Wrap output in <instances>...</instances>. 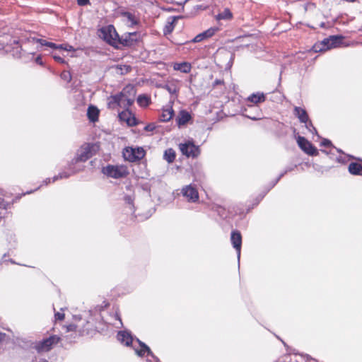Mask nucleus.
I'll use <instances>...</instances> for the list:
<instances>
[{
    "instance_id": "1",
    "label": "nucleus",
    "mask_w": 362,
    "mask_h": 362,
    "mask_svg": "<svg viewBox=\"0 0 362 362\" xmlns=\"http://www.w3.org/2000/svg\"><path fill=\"white\" fill-rule=\"evenodd\" d=\"M117 339L127 346H132L138 356H146L148 362H159L158 359L153 356L149 347L139 339H134L129 332L126 331L119 332Z\"/></svg>"
},
{
    "instance_id": "2",
    "label": "nucleus",
    "mask_w": 362,
    "mask_h": 362,
    "mask_svg": "<svg viewBox=\"0 0 362 362\" xmlns=\"http://www.w3.org/2000/svg\"><path fill=\"white\" fill-rule=\"evenodd\" d=\"M98 35L112 46L117 47L119 45V36L112 25L101 28L98 31Z\"/></svg>"
},
{
    "instance_id": "3",
    "label": "nucleus",
    "mask_w": 362,
    "mask_h": 362,
    "mask_svg": "<svg viewBox=\"0 0 362 362\" xmlns=\"http://www.w3.org/2000/svg\"><path fill=\"white\" fill-rule=\"evenodd\" d=\"M103 172L107 176L115 179L124 178L129 174L128 168L124 165H109L106 168H103Z\"/></svg>"
},
{
    "instance_id": "4",
    "label": "nucleus",
    "mask_w": 362,
    "mask_h": 362,
    "mask_svg": "<svg viewBox=\"0 0 362 362\" xmlns=\"http://www.w3.org/2000/svg\"><path fill=\"white\" fill-rule=\"evenodd\" d=\"M124 160L129 162L141 160L146 155V151L142 147H126L122 151Z\"/></svg>"
},
{
    "instance_id": "5",
    "label": "nucleus",
    "mask_w": 362,
    "mask_h": 362,
    "mask_svg": "<svg viewBox=\"0 0 362 362\" xmlns=\"http://www.w3.org/2000/svg\"><path fill=\"white\" fill-rule=\"evenodd\" d=\"M179 148L182 153L188 158H197L201 153L199 146H196L192 140L180 144Z\"/></svg>"
},
{
    "instance_id": "6",
    "label": "nucleus",
    "mask_w": 362,
    "mask_h": 362,
    "mask_svg": "<svg viewBox=\"0 0 362 362\" xmlns=\"http://www.w3.org/2000/svg\"><path fill=\"white\" fill-rule=\"evenodd\" d=\"M60 338L57 335H52L47 339H45L35 345V349L37 352H47L51 350L54 345L59 341Z\"/></svg>"
},
{
    "instance_id": "7",
    "label": "nucleus",
    "mask_w": 362,
    "mask_h": 362,
    "mask_svg": "<svg viewBox=\"0 0 362 362\" xmlns=\"http://www.w3.org/2000/svg\"><path fill=\"white\" fill-rule=\"evenodd\" d=\"M95 146L93 144H85L81 147L77 153V157L73 160L75 163L85 162L93 156V151Z\"/></svg>"
},
{
    "instance_id": "8",
    "label": "nucleus",
    "mask_w": 362,
    "mask_h": 362,
    "mask_svg": "<svg viewBox=\"0 0 362 362\" xmlns=\"http://www.w3.org/2000/svg\"><path fill=\"white\" fill-rule=\"evenodd\" d=\"M119 45L126 47L134 45L140 39V33L137 32L126 33L119 37Z\"/></svg>"
},
{
    "instance_id": "9",
    "label": "nucleus",
    "mask_w": 362,
    "mask_h": 362,
    "mask_svg": "<svg viewBox=\"0 0 362 362\" xmlns=\"http://www.w3.org/2000/svg\"><path fill=\"white\" fill-rule=\"evenodd\" d=\"M297 143L298 146L305 153L310 156H317L318 154V151L317 148L305 137L301 136H298L297 137Z\"/></svg>"
},
{
    "instance_id": "10",
    "label": "nucleus",
    "mask_w": 362,
    "mask_h": 362,
    "mask_svg": "<svg viewBox=\"0 0 362 362\" xmlns=\"http://www.w3.org/2000/svg\"><path fill=\"white\" fill-rule=\"evenodd\" d=\"M343 39L344 37L341 35H331L322 41L323 48H321L320 50L337 47L342 43Z\"/></svg>"
},
{
    "instance_id": "11",
    "label": "nucleus",
    "mask_w": 362,
    "mask_h": 362,
    "mask_svg": "<svg viewBox=\"0 0 362 362\" xmlns=\"http://www.w3.org/2000/svg\"><path fill=\"white\" fill-rule=\"evenodd\" d=\"M136 93V90L134 86L133 85L129 84L126 86L119 93L113 95L112 100L120 101L122 97H130L131 98H134Z\"/></svg>"
},
{
    "instance_id": "12",
    "label": "nucleus",
    "mask_w": 362,
    "mask_h": 362,
    "mask_svg": "<svg viewBox=\"0 0 362 362\" xmlns=\"http://www.w3.org/2000/svg\"><path fill=\"white\" fill-rule=\"evenodd\" d=\"M230 241L233 246V247L235 249L238 255V259L240 257V251H241V245H242V236L239 231L238 230H233L231 233L230 235Z\"/></svg>"
},
{
    "instance_id": "13",
    "label": "nucleus",
    "mask_w": 362,
    "mask_h": 362,
    "mask_svg": "<svg viewBox=\"0 0 362 362\" xmlns=\"http://www.w3.org/2000/svg\"><path fill=\"white\" fill-rule=\"evenodd\" d=\"M182 193L184 197H185L189 202H195L199 199V194L197 190L192 187V185H188L182 188Z\"/></svg>"
},
{
    "instance_id": "14",
    "label": "nucleus",
    "mask_w": 362,
    "mask_h": 362,
    "mask_svg": "<svg viewBox=\"0 0 362 362\" xmlns=\"http://www.w3.org/2000/svg\"><path fill=\"white\" fill-rule=\"evenodd\" d=\"M217 31V28H210L209 29L204 31L202 33L196 35L192 40V42H199L203 41L204 40L208 39L216 33Z\"/></svg>"
},
{
    "instance_id": "15",
    "label": "nucleus",
    "mask_w": 362,
    "mask_h": 362,
    "mask_svg": "<svg viewBox=\"0 0 362 362\" xmlns=\"http://www.w3.org/2000/svg\"><path fill=\"white\" fill-rule=\"evenodd\" d=\"M192 119L190 113L186 110H181L176 118V122L179 127L185 125Z\"/></svg>"
},
{
    "instance_id": "16",
    "label": "nucleus",
    "mask_w": 362,
    "mask_h": 362,
    "mask_svg": "<svg viewBox=\"0 0 362 362\" xmlns=\"http://www.w3.org/2000/svg\"><path fill=\"white\" fill-rule=\"evenodd\" d=\"M173 67L174 70L179 71L184 74H188L192 70L191 64L187 62H175L173 64Z\"/></svg>"
},
{
    "instance_id": "17",
    "label": "nucleus",
    "mask_w": 362,
    "mask_h": 362,
    "mask_svg": "<svg viewBox=\"0 0 362 362\" xmlns=\"http://www.w3.org/2000/svg\"><path fill=\"white\" fill-rule=\"evenodd\" d=\"M247 100L251 103L257 105L266 100V95L263 93L257 92L248 96Z\"/></svg>"
},
{
    "instance_id": "18",
    "label": "nucleus",
    "mask_w": 362,
    "mask_h": 362,
    "mask_svg": "<svg viewBox=\"0 0 362 362\" xmlns=\"http://www.w3.org/2000/svg\"><path fill=\"white\" fill-rule=\"evenodd\" d=\"M174 111L171 106H167L163 108L162 113L159 116V120L161 122H168L173 117Z\"/></svg>"
},
{
    "instance_id": "19",
    "label": "nucleus",
    "mask_w": 362,
    "mask_h": 362,
    "mask_svg": "<svg viewBox=\"0 0 362 362\" xmlns=\"http://www.w3.org/2000/svg\"><path fill=\"white\" fill-rule=\"evenodd\" d=\"M294 115L301 123H307L308 122L309 117L305 109L300 107H295Z\"/></svg>"
},
{
    "instance_id": "20",
    "label": "nucleus",
    "mask_w": 362,
    "mask_h": 362,
    "mask_svg": "<svg viewBox=\"0 0 362 362\" xmlns=\"http://www.w3.org/2000/svg\"><path fill=\"white\" fill-rule=\"evenodd\" d=\"M121 15L124 18L126 23L129 26L132 27L138 23L137 19L136 18L135 16L132 13L125 11L122 12Z\"/></svg>"
},
{
    "instance_id": "21",
    "label": "nucleus",
    "mask_w": 362,
    "mask_h": 362,
    "mask_svg": "<svg viewBox=\"0 0 362 362\" xmlns=\"http://www.w3.org/2000/svg\"><path fill=\"white\" fill-rule=\"evenodd\" d=\"M119 117L121 120L126 121L128 125H136V119L134 117H131V113L128 111H122L119 114Z\"/></svg>"
},
{
    "instance_id": "22",
    "label": "nucleus",
    "mask_w": 362,
    "mask_h": 362,
    "mask_svg": "<svg viewBox=\"0 0 362 362\" xmlns=\"http://www.w3.org/2000/svg\"><path fill=\"white\" fill-rule=\"evenodd\" d=\"M87 115L90 121L94 122L98 119L99 110L94 106L88 108Z\"/></svg>"
},
{
    "instance_id": "23",
    "label": "nucleus",
    "mask_w": 362,
    "mask_h": 362,
    "mask_svg": "<svg viewBox=\"0 0 362 362\" xmlns=\"http://www.w3.org/2000/svg\"><path fill=\"white\" fill-rule=\"evenodd\" d=\"M349 172L354 175H362V165L358 163H351L349 165Z\"/></svg>"
},
{
    "instance_id": "24",
    "label": "nucleus",
    "mask_w": 362,
    "mask_h": 362,
    "mask_svg": "<svg viewBox=\"0 0 362 362\" xmlns=\"http://www.w3.org/2000/svg\"><path fill=\"white\" fill-rule=\"evenodd\" d=\"M151 102V97L146 94L139 95L137 98V103L140 107H148Z\"/></svg>"
},
{
    "instance_id": "25",
    "label": "nucleus",
    "mask_w": 362,
    "mask_h": 362,
    "mask_svg": "<svg viewBox=\"0 0 362 362\" xmlns=\"http://www.w3.org/2000/svg\"><path fill=\"white\" fill-rule=\"evenodd\" d=\"M121 99L122 100L120 101H117V100H113V101L118 105L123 106L124 107H129L134 102V98H131L130 97H122Z\"/></svg>"
},
{
    "instance_id": "26",
    "label": "nucleus",
    "mask_w": 362,
    "mask_h": 362,
    "mask_svg": "<svg viewBox=\"0 0 362 362\" xmlns=\"http://www.w3.org/2000/svg\"><path fill=\"white\" fill-rule=\"evenodd\" d=\"M175 152L173 148H168L165 151L163 158L169 163H173L175 159Z\"/></svg>"
},
{
    "instance_id": "27",
    "label": "nucleus",
    "mask_w": 362,
    "mask_h": 362,
    "mask_svg": "<svg viewBox=\"0 0 362 362\" xmlns=\"http://www.w3.org/2000/svg\"><path fill=\"white\" fill-rule=\"evenodd\" d=\"M175 18H174L172 21H168L163 28V34L168 35L170 34L175 28Z\"/></svg>"
},
{
    "instance_id": "28",
    "label": "nucleus",
    "mask_w": 362,
    "mask_h": 362,
    "mask_svg": "<svg viewBox=\"0 0 362 362\" xmlns=\"http://www.w3.org/2000/svg\"><path fill=\"white\" fill-rule=\"evenodd\" d=\"M79 170H71V173H66V172H63V173H60L59 175L54 176L53 178H52V182H54L55 180H57L59 179H62V178H67L69 177L70 175L76 173L77 171H78Z\"/></svg>"
},
{
    "instance_id": "29",
    "label": "nucleus",
    "mask_w": 362,
    "mask_h": 362,
    "mask_svg": "<svg viewBox=\"0 0 362 362\" xmlns=\"http://www.w3.org/2000/svg\"><path fill=\"white\" fill-rule=\"evenodd\" d=\"M232 17V13L229 9H225L222 13H218V19H230Z\"/></svg>"
},
{
    "instance_id": "30",
    "label": "nucleus",
    "mask_w": 362,
    "mask_h": 362,
    "mask_svg": "<svg viewBox=\"0 0 362 362\" xmlns=\"http://www.w3.org/2000/svg\"><path fill=\"white\" fill-rule=\"evenodd\" d=\"M306 129L310 132L311 133L317 134V130L315 127L313 126L312 122L308 119V122L307 123H304Z\"/></svg>"
},
{
    "instance_id": "31",
    "label": "nucleus",
    "mask_w": 362,
    "mask_h": 362,
    "mask_svg": "<svg viewBox=\"0 0 362 362\" xmlns=\"http://www.w3.org/2000/svg\"><path fill=\"white\" fill-rule=\"evenodd\" d=\"M165 88L170 93V94H176L177 90L175 86L166 85Z\"/></svg>"
},
{
    "instance_id": "32",
    "label": "nucleus",
    "mask_w": 362,
    "mask_h": 362,
    "mask_svg": "<svg viewBox=\"0 0 362 362\" xmlns=\"http://www.w3.org/2000/svg\"><path fill=\"white\" fill-rule=\"evenodd\" d=\"M61 77L62 78L67 81L68 82L71 81V74L69 71H63L62 74H61Z\"/></svg>"
},
{
    "instance_id": "33",
    "label": "nucleus",
    "mask_w": 362,
    "mask_h": 362,
    "mask_svg": "<svg viewBox=\"0 0 362 362\" xmlns=\"http://www.w3.org/2000/svg\"><path fill=\"white\" fill-rule=\"evenodd\" d=\"M58 49H62L66 51H72L74 50V47L69 45H60L58 46Z\"/></svg>"
},
{
    "instance_id": "34",
    "label": "nucleus",
    "mask_w": 362,
    "mask_h": 362,
    "mask_svg": "<svg viewBox=\"0 0 362 362\" xmlns=\"http://www.w3.org/2000/svg\"><path fill=\"white\" fill-rule=\"evenodd\" d=\"M156 126L154 123H150L145 126L144 129L147 132H153L155 130Z\"/></svg>"
},
{
    "instance_id": "35",
    "label": "nucleus",
    "mask_w": 362,
    "mask_h": 362,
    "mask_svg": "<svg viewBox=\"0 0 362 362\" xmlns=\"http://www.w3.org/2000/svg\"><path fill=\"white\" fill-rule=\"evenodd\" d=\"M55 320H63L64 318V314L63 313L57 312L54 314Z\"/></svg>"
},
{
    "instance_id": "36",
    "label": "nucleus",
    "mask_w": 362,
    "mask_h": 362,
    "mask_svg": "<svg viewBox=\"0 0 362 362\" xmlns=\"http://www.w3.org/2000/svg\"><path fill=\"white\" fill-rule=\"evenodd\" d=\"M322 146L329 147L332 146V143L329 140L324 139L321 142Z\"/></svg>"
},
{
    "instance_id": "37",
    "label": "nucleus",
    "mask_w": 362,
    "mask_h": 362,
    "mask_svg": "<svg viewBox=\"0 0 362 362\" xmlns=\"http://www.w3.org/2000/svg\"><path fill=\"white\" fill-rule=\"evenodd\" d=\"M301 356L303 358V359L306 361V362H316V360L314 359V358H312L308 354H305V355H301Z\"/></svg>"
},
{
    "instance_id": "38",
    "label": "nucleus",
    "mask_w": 362,
    "mask_h": 362,
    "mask_svg": "<svg viewBox=\"0 0 362 362\" xmlns=\"http://www.w3.org/2000/svg\"><path fill=\"white\" fill-rule=\"evenodd\" d=\"M77 4L79 6H86L90 4V0H77Z\"/></svg>"
},
{
    "instance_id": "39",
    "label": "nucleus",
    "mask_w": 362,
    "mask_h": 362,
    "mask_svg": "<svg viewBox=\"0 0 362 362\" xmlns=\"http://www.w3.org/2000/svg\"><path fill=\"white\" fill-rule=\"evenodd\" d=\"M53 58L54 59V60L60 64H65V61L63 58H62L61 57L59 56H57V55H54L53 56Z\"/></svg>"
},
{
    "instance_id": "40",
    "label": "nucleus",
    "mask_w": 362,
    "mask_h": 362,
    "mask_svg": "<svg viewBox=\"0 0 362 362\" xmlns=\"http://www.w3.org/2000/svg\"><path fill=\"white\" fill-rule=\"evenodd\" d=\"M223 84H224V81L223 79H216L213 83V86H216L218 85H223Z\"/></svg>"
},
{
    "instance_id": "41",
    "label": "nucleus",
    "mask_w": 362,
    "mask_h": 362,
    "mask_svg": "<svg viewBox=\"0 0 362 362\" xmlns=\"http://www.w3.org/2000/svg\"><path fill=\"white\" fill-rule=\"evenodd\" d=\"M124 201L126 203L129 204H133V199L132 198L131 196H125L124 197Z\"/></svg>"
},
{
    "instance_id": "42",
    "label": "nucleus",
    "mask_w": 362,
    "mask_h": 362,
    "mask_svg": "<svg viewBox=\"0 0 362 362\" xmlns=\"http://www.w3.org/2000/svg\"><path fill=\"white\" fill-rule=\"evenodd\" d=\"M37 42H39L42 46H47L48 42L42 39H37Z\"/></svg>"
},
{
    "instance_id": "43",
    "label": "nucleus",
    "mask_w": 362,
    "mask_h": 362,
    "mask_svg": "<svg viewBox=\"0 0 362 362\" xmlns=\"http://www.w3.org/2000/svg\"><path fill=\"white\" fill-rule=\"evenodd\" d=\"M58 46L59 45H57L53 42H48V43H47V47H51L52 49H58Z\"/></svg>"
},
{
    "instance_id": "44",
    "label": "nucleus",
    "mask_w": 362,
    "mask_h": 362,
    "mask_svg": "<svg viewBox=\"0 0 362 362\" xmlns=\"http://www.w3.org/2000/svg\"><path fill=\"white\" fill-rule=\"evenodd\" d=\"M35 62H36L37 64H40V65H42V58H41V57H40V56H38V57H36V59H35Z\"/></svg>"
},
{
    "instance_id": "45",
    "label": "nucleus",
    "mask_w": 362,
    "mask_h": 362,
    "mask_svg": "<svg viewBox=\"0 0 362 362\" xmlns=\"http://www.w3.org/2000/svg\"><path fill=\"white\" fill-rule=\"evenodd\" d=\"M292 170V169H291V168H290V169H288V170H286L284 173H281V174L279 175V177L278 178V180H279L282 176H284V174H286L288 171H290V170Z\"/></svg>"
},
{
    "instance_id": "46",
    "label": "nucleus",
    "mask_w": 362,
    "mask_h": 362,
    "mask_svg": "<svg viewBox=\"0 0 362 362\" xmlns=\"http://www.w3.org/2000/svg\"><path fill=\"white\" fill-rule=\"evenodd\" d=\"M5 334L0 332V342L4 339Z\"/></svg>"
},
{
    "instance_id": "47",
    "label": "nucleus",
    "mask_w": 362,
    "mask_h": 362,
    "mask_svg": "<svg viewBox=\"0 0 362 362\" xmlns=\"http://www.w3.org/2000/svg\"><path fill=\"white\" fill-rule=\"evenodd\" d=\"M1 208H4V209L6 208L4 204V200L0 202V209H1Z\"/></svg>"
},
{
    "instance_id": "48",
    "label": "nucleus",
    "mask_w": 362,
    "mask_h": 362,
    "mask_svg": "<svg viewBox=\"0 0 362 362\" xmlns=\"http://www.w3.org/2000/svg\"><path fill=\"white\" fill-rule=\"evenodd\" d=\"M247 117L253 120H257L258 118L257 117H252V116H249L247 115Z\"/></svg>"
},
{
    "instance_id": "49",
    "label": "nucleus",
    "mask_w": 362,
    "mask_h": 362,
    "mask_svg": "<svg viewBox=\"0 0 362 362\" xmlns=\"http://www.w3.org/2000/svg\"><path fill=\"white\" fill-rule=\"evenodd\" d=\"M45 182L46 184H47L48 182H50V179L47 178Z\"/></svg>"
},
{
    "instance_id": "50",
    "label": "nucleus",
    "mask_w": 362,
    "mask_h": 362,
    "mask_svg": "<svg viewBox=\"0 0 362 362\" xmlns=\"http://www.w3.org/2000/svg\"><path fill=\"white\" fill-rule=\"evenodd\" d=\"M39 362H47V361L45 359H41Z\"/></svg>"
},
{
    "instance_id": "51",
    "label": "nucleus",
    "mask_w": 362,
    "mask_h": 362,
    "mask_svg": "<svg viewBox=\"0 0 362 362\" xmlns=\"http://www.w3.org/2000/svg\"><path fill=\"white\" fill-rule=\"evenodd\" d=\"M199 175V177L200 178H201V177H202V176L201 174H199V175Z\"/></svg>"
}]
</instances>
